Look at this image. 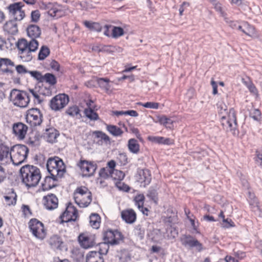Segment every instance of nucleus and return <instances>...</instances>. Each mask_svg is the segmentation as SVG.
<instances>
[{"label":"nucleus","mask_w":262,"mask_h":262,"mask_svg":"<svg viewBox=\"0 0 262 262\" xmlns=\"http://www.w3.org/2000/svg\"><path fill=\"white\" fill-rule=\"evenodd\" d=\"M28 36L31 38L30 41L26 39H18L16 47L19 57L25 62L30 61L33 58L32 53L38 49L39 43L36 39L41 35L40 28L36 25H30L27 29Z\"/></svg>","instance_id":"obj_1"},{"label":"nucleus","mask_w":262,"mask_h":262,"mask_svg":"<svg viewBox=\"0 0 262 262\" xmlns=\"http://www.w3.org/2000/svg\"><path fill=\"white\" fill-rule=\"evenodd\" d=\"M219 113L221 116V122L223 128L227 132H230L233 135L237 136L239 132L236 113L234 108H231L228 112L225 104L222 103L219 105Z\"/></svg>","instance_id":"obj_2"},{"label":"nucleus","mask_w":262,"mask_h":262,"mask_svg":"<svg viewBox=\"0 0 262 262\" xmlns=\"http://www.w3.org/2000/svg\"><path fill=\"white\" fill-rule=\"evenodd\" d=\"M22 182L28 187L36 186L41 179L38 168L33 165H26L20 169Z\"/></svg>","instance_id":"obj_3"},{"label":"nucleus","mask_w":262,"mask_h":262,"mask_svg":"<svg viewBox=\"0 0 262 262\" xmlns=\"http://www.w3.org/2000/svg\"><path fill=\"white\" fill-rule=\"evenodd\" d=\"M47 167L54 180L62 178L66 171L63 162L58 157L50 158L47 161Z\"/></svg>","instance_id":"obj_4"},{"label":"nucleus","mask_w":262,"mask_h":262,"mask_svg":"<svg viewBox=\"0 0 262 262\" xmlns=\"http://www.w3.org/2000/svg\"><path fill=\"white\" fill-rule=\"evenodd\" d=\"M9 99L14 105L19 107H26L30 101V97L27 92L16 89L11 91Z\"/></svg>","instance_id":"obj_5"},{"label":"nucleus","mask_w":262,"mask_h":262,"mask_svg":"<svg viewBox=\"0 0 262 262\" xmlns=\"http://www.w3.org/2000/svg\"><path fill=\"white\" fill-rule=\"evenodd\" d=\"M11 161L15 165H19L26 160L28 153V148L24 145L17 144L11 148Z\"/></svg>","instance_id":"obj_6"},{"label":"nucleus","mask_w":262,"mask_h":262,"mask_svg":"<svg viewBox=\"0 0 262 262\" xmlns=\"http://www.w3.org/2000/svg\"><path fill=\"white\" fill-rule=\"evenodd\" d=\"M40 7L48 10L49 15L55 18L62 17L66 13V7L57 3L43 2Z\"/></svg>","instance_id":"obj_7"},{"label":"nucleus","mask_w":262,"mask_h":262,"mask_svg":"<svg viewBox=\"0 0 262 262\" xmlns=\"http://www.w3.org/2000/svg\"><path fill=\"white\" fill-rule=\"evenodd\" d=\"M122 234L117 230L108 229L103 233V239L111 245H119L123 240Z\"/></svg>","instance_id":"obj_8"},{"label":"nucleus","mask_w":262,"mask_h":262,"mask_svg":"<svg viewBox=\"0 0 262 262\" xmlns=\"http://www.w3.org/2000/svg\"><path fill=\"white\" fill-rule=\"evenodd\" d=\"M29 228L33 235L36 238L43 239L46 235L43 224L36 219L29 222Z\"/></svg>","instance_id":"obj_9"},{"label":"nucleus","mask_w":262,"mask_h":262,"mask_svg":"<svg viewBox=\"0 0 262 262\" xmlns=\"http://www.w3.org/2000/svg\"><path fill=\"white\" fill-rule=\"evenodd\" d=\"M42 115L40 110L36 108H32L27 111L26 115L27 122L31 126L40 125L42 121Z\"/></svg>","instance_id":"obj_10"},{"label":"nucleus","mask_w":262,"mask_h":262,"mask_svg":"<svg viewBox=\"0 0 262 262\" xmlns=\"http://www.w3.org/2000/svg\"><path fill=\"white\" fill-rule=\"evenodd\" d=\"M69 101V97L65 94L54 96L50 101V106L52 110L57 111L64 107Z\"/></svg>","instance_id":"obj_11"},{"label":"nucleus","mask_w":262,"mask_h":262,"mask_svg":"<svg viewBox=\"0 0 262 262\" xmlns=\"http://www.w3.org/2000/svg\"><path fill=\"white\" fill-rule=\"evenodd\" d=\"M77 210L71 204L67 207L66 210L60 216L61 223L75 222L77 217Z\"/></svg>","instance_id":"obj_12"},{"label":"nucleus","mask_w":262,"mask_h":262,"mask_svg":"<svg viewBox=\"0 0 262 262\" xmlns=\"http://www.w3.org/2000/svg\"><path fill=\"white\" fill-rule=\"evenodd\" d=\"M78 166L80 168L83 176L86 177L93 176L97 168L96 164L86 160H80Z\"/></svg>","instance_id":"obj_13"},{"label":"nucleus","mask_w":262,"mask_h":262,"mask_svg":"<svg viewBox=\"0 0 262 262\" xmlns=\"http://www.w3.org/2000/svg\"><path fill=\"white\" fill-rule=\"evenodd\" d=\"M136 179L141 184V186L145 187L151 182L150 171L147 169H138Z\"/></svg>","instance_id":"obj_14"},{"label":"nucleus","mask_w":262,"mask_h":262,"mask_svg":"<svg viewBox=\"0 0 262 262\" xmlns=\"http://www.w3.org/2000/svg\"><path fill=\"white\" fill-rule=\"evenodd\" d=\"M180 241L182 244L185 247H195L198 251H201L203 249L202 244L190 235H183L180 238Z\"/></svg>","instance_id":"obj_15"},{"label":"nucleus","mask_w":262,"mask_h":262,"mask_svg":"<svg viewBox=\"0 0 262 262\" xmlns=\"http://www.w3.org/2000/svg\"><path fill=\"white\" fill-rule=\"evenodd\" d=\"M125 174L121 170L117 169H112L111 178L115 181L116 186L120 190L128 191L129 188L127 185L121 182L124 179Z\"/></svg>","instance_id":"obj_16"},{"label":"nucleus","mask_w":262,"mask_h":262,"mask_svg":"<svg viewBox=\"0 0 262 262\" xmlns=\"http://www.w3.org/2000/svg\"><path fill=\"white\" fill-rule=\"evenodd\" d=\"M95 239L94 235L86 233H81L78 236L79 244L84 249H88L94 246L96 244Z\"/></svg>","instance_id":"obj_17"},{"label":"nucleus","mask_w":262,"mask_h":262,"mask_svg":"<svg viewBox=\"0 0 262 262\" xmlns=\"http://www.w3.org/2000/svg\"><path fill=\"white\" fill-rule=\"evenodd\" d=\"M82 196H86V201L83 203H81L83 205H89L92 201V193L88 189L85 187L77 188L74 193L75 200H82Z\"/></svg>","instance_id":"obj_18"},{"label":"nucleus","mask_w":262,"mask_h":262,"mask_svg":"<svg viewBox=\"0 0 262 262\" xmlns=\"http://www.w3.org/2000/svg\"><path fill=\"white\" fill-rule=\"evenodd\" d=\"M43 204L47 209L53 210L58 207V200L55 194L50 193L43 196Z\"/></svg>","instance_id":"obj_19"},{"label":"nucleus","mask_w":262,"mask_h":262,"mask_svg":"<svg viewBox=\"0 0 262 262\" xmlns=\"http://www.w3.org/2000/svg\"><path fill=\"white\" fill-rule=\"evenodd\" d=\"M28 130V126L21 122L14 123L13 126V132L15 135L19 139H24Z\"/></svg>","instance_id":"obj_20"},{"label":"nucleus","mask_w":262,"mask_h":262,"mask_svg":"<svg viewBox=\"0 0 262 262\" xmlns=\"http://www.w3.org/2000/svg\"><path fill=\"white\" fill-rule=\"evenodd\" d=\"M48 242L51 248L54 250H61L64 246V242L61 237L57 234L51 236Z\"/></svg>","instance_id":"obj_21"},{"label":"nucleus","mask_w":262,"mask_h":262,"mask_svg":"<svg viewBox=\"0 0 262 262\" xmlns=\"http://www.w3.org/2000/svg\"><path fill=\"white\" fill-rule=\"evenodd\" d=\"M121 217L127 224H132L136 220V214L133 209H127L121 212Z\"/></svg>","instance_id":"obj_22"},{"label":"nucleus","mask_w":262,"mask_h":262,"mask_svg":"<svg viewBox=\"0 0 262 262\" xmlns=\"http://www.w3.org/2000/svg\"><path fill=\"white\" fill-rule=\"evenodd\" d=\"M11 151L9 147L3 144L0 145V161L7 163L11 161Z\"/></svg>","instance_id":"obj_23"},{"label":"nucleus","mask_w":262,"mask_h":262,"mask_svg":"<svg viewBox=\"0 0 262 262\" xmlns=\"http://www.w3.org/2000/svg\"><path fill=\"white\" fill-rule=\"evenodd\" d=\"M58 131L53 127L47 128L43 133V137L48 142L53 143L58 136Z\"/></svg>","instance_id":"obj_24"},{"label":"nucleus","mask_w":262,"mask_h":262,"mask_svg":"<svg viewBox=\"0 0 262 262\" xmlns=\"http://www.w3.org/2000/svg\"><path fill=\"white\" fill-rule=\"evenodd\" d=\"M86 262H104V259L99 252L90 251L86 255Z\"/></svg>","instance_id":"obj_25"},{"label":"nucleus","mask_w":262,"mask_h":262,"mask_svg":"<svg viewBox=\"0 0 262 262\" xmlns=\"http://www.w3.org/2000/svg\"><path fill=\"white\" fill-rule=\"evenodd\" d=\"M15 20H10L6 23L4 26L5 31L11 34H15L18 32L17 24Z\"/></svg>","instance_id":"obj_26"},{"label":"nucleus","mask_w":262,"mask_h":262,"mask_svg":"<svg viewBox=\"0 0 262 262\" xmlns=\"http://www.w3.org/2000/svg\"><path fill=\"white\" fill-rule=\"evenodd\" d=\"M57 180H54L52 176H47L44 180L43 183L41 184L42 189L43 191L48 190L54 187V182Z\"/></svg>","instance_id":"obj_27"},{"label":"nucleus","mask_w":262,"mask_h":262,"mask_svg":"<svg viewBox=\"0 0 262 262\" xmlns=\"http://www.w3.org/2000/svg\"><path fill=\"white\" fill-rule=\"evenodd\" d=\"M101 218L97 213H92L90 216V224L94 229L100 226Z\"/></svg>","instance_id":"obj_28"},{"label":"nucleus","mask_w":262,"mask_h":262,"mask_svg":"<svg viewBox=\"0 0 262 262\" xmlns=\"http://www.w3.org/2000/svg\"><path fill=\"white\" fill-rule=\"evenodd\" d=\"M84 26L91 31L100 32L102 30V27L100 24L96 22H92L85 20L83 22Z\"/></svg>","instance_id":"obj_29"},{"label":"nucleus","mask_w":262,"mask_h":262,"mask_svg":"<svg viewBox=\"0 0 262 262\" xmlns=\"http://www.w3.org/2000/svg\"><path fill=\"white\" fill-rule=\"evenodd\" d=\"M128 147L129 151L134 154H137L140 149L138 141L135 139H130L128 140Z\"/></svg>","instance_id":"obj_30"},{"label":"nucleus","mask_w":262,"mask_h":262,"mask_svg":"<svg viewBox=\"0 0 262 262\" xmlns=\"http://www.w3.org/2000/svg\"><path fill=\"white\" fill-rule=\"evenodd\" d=\"M41 82H46L50 85H54L57 83V79L53 74L47 73L43 75Z\"/></svg>","instance_id":"obj_31"},{"label":"nucleus","mask_w":262,"mask_h":262,"mask_svg":"<svg viewBox=\"0 0 262 262\" xmlns=\"http://www.w3.org/2000/svg\"><path fill=\"white\" fill-rule=\"evenodd\" d=\"M24 6V5L21 2H17L10 4L7 7L9 15L11 16L15 14V13L21 9Z\"/></svg>","instance_id":"obj_32"},{"label":"nucleus","mask_w":262,"mask_h":262,"mask_svg":"<svg viewBox=\"0 0 262 262\" xmlns=\"http://www.w3.org/2000/svg\"><path fill=\"white\" fill-rule=\"evenodd\" d=\"M107 130L114 136H120L123 131L118 127L114 125H108L106 126Z\"/></svg>","instance_id":"obj_33"},{"label":"nucleus","mask_w":262,"mask_h":262,"mask_svg":"<svg viewBox=\"0 0 262 262\" xmlns=\"http://www.w3.org/2000/svg\"><path fill=\"white\" fill-rule=\"evenodd\" d=\"M158 194L157 190L154 187H151L148 190L146 196L156 204H157L158 202Z\"/></svg>","instance_id":"obj_34"},{"label":"nucleus","mask_w":262,"mask_h":262,"mask_svg":"<svg viewBox=\"0 0 262 262\" xmlns=\"http://www.w3.org/2000/svg\"><path fill=\"white\" fill-rule=\"evenodd\" d=\"M93 135H94L96 138L100 139V141H103L105 144H107L110 142V137L102 131H94L93 133Z\"/></svg>","instance_id":"obj_35"},{"label":"nucleus","mask_w":262,"mask_h":262,"mask_svg":"<svg viewBox=\"0 0 262 262\" xmlns=\"http://www.w3.org/2000/svg\"><path fill=\"white\" fill-rule=\"evenodd\" d=\"M243 27L244 28L242 30V32L247 35L251 36L255 34L254 27L247 22H243Z\"/></svg>","instance_id":"obj_36"},{"label":"nucleus","mask_w":262,"mask_h":262,"mask_svg":"<svg viewBox=\"0 0 262 262\" xmlns=\"http://www.w3.org/2000/svg\"><path fill=\"white\" fill-rule=\"evenodd\" d=\"M50 51L49 48L46 46L41 47L38 55V59L39 60H44L50 54Z\"/></svg>","instance_id":"obj_37"},{"label":"nucleus","mask_w":262,"mask_h":262,"mask_svg":"<svg viewBox=\"0 0 262 262\" xmlns=\"http://www.w3.org/2000/svg\"><path fill=\"white\" fill-rule=\"evenodd\" d=\"M84 114L86 117L91 120H97L99 119V116L97 113L91 108H85L84 111Z\"/></svg>","instance_id":"obj_38"},{"label":"nucleus","mask_w":262,"mask_h":262,"mask_svg":"<svg viewBox=\"0 0 262 262\" xmlns=\"http://www.w3.org/2000/svg\"><path fill=\"white\" fill-rule=\"evenodd\" d=\"M157 120L155 121L156 123H159L160 124L167 126L169 125L172 124L173 121L169 118H167L164 115L159 116L157 117Z\"/></svg>","instance_id":"obj_39"},{"label":"nucleus","mask_w":262,"mask_h":262,"mask_svg":"<svg viewBox=\"0 0 262 262\" xmlns=\"http://www.w3.org/2000/svg\"><path fill=\"white\" fill-rule=\"evenodd\" d=\"M17 195L13 189H11L9 195L4 196L6 202L8 205H13L16 203Z\"/></svg>","instance_id":"obj_40"},{"label":"nucleus","mask_w":262,"mask_h":262,"mask_svg":"<svg viewBox=\"0 0 262 262\" xmlns=\"http://www.w3.org/2000/svg\"><path fill=\"white\" fill-rule=\"evenodd\" d=\"M66 113L72 117H77L79 118L81 117L80 114V110L77 106L74 105L69 107L66 111Z\"/></svg>","instance_id":"obj_41"},{"label":"nucleus","mask_w":262,"mask_h":262,"mask_svg":"<svg viewBox=\"0 0 262 262\" xmlns=\"http://www.w3.org/2000/svg\"><path fill=\"white\" fill-rule=\"evenodd\" d=\"M124 30L120 27H113L111 36L114 38H118L124 34Z\"/></svg>","instance_id":"obj_42"},{"label":"nucleus","mask_w":262,"mask_h":262,"mask_svg":"<svg viewBox=\"0 0 262 262\" xmlns=\"http://www.w3.org/2000/svg\"><path fill=\"white\" fill-rule=\"evenodd\" d=\"M112 169L107 168V167H103L100 169L99 174L100 177L106 179L111 177Z\"/></svg>","instance_id":"obj_43"},{"label":"nucleus","mask_w":262,"mask_h":262,"mask_svg":"<svg viewBox=\"0 0 262 262\" xmlns=\"http://www.w3.org/2000/svg\"><path fill=\"white\" fill-rule=\"evenodd\" d=\"M144 200L145 196L143 194H138L134 198L135 205L138 208H141L142 206H143Z\"/></svg>","instance_id":"obj_44"},{"label":"nucleus","mask_w":262,"mask_h":262,"mask_svg":"<svg viewBox=\"0 0 262 262\" xmlns=\"http://www.w3.org/2000/svg\"><path fill=\"white\" fill-rule=\"evenodd\" d=\"M109 245L110 244L105 241L99 245V251L98 252L101 254V256L107 254L109 249Z\"/></svg>","instance_id":"obj_45"},{"label":"nucleus","mask_w":262,"mask_h":262,"mask_svg":"<svg viewBox=\"0 0 262 262\" xmlns=\"http://www.w3.org/2000/svg\"><path fill=\"white\" fill-rule=\"evenodd\" d=\"M135 234L138 236L140 239H143L145 234V229L140 225H138L135 229Z\"/></svg>","instance_id":"obj_46"},{"label":"nucleus","mask_w":262,"mask_h":262,"mask_svg":"<svg viewBox=\"0 0 262 262\" xmlns=\"http://www.w3.org/2000/svg\"><path fill=\"white\" fill-rule=\"evenodd\" d=\"M110 80L107 78H99L97 80V82L99 86L103 89H108L109 88Z\"/></svg>","instance_id":"obj_47"},{"label":"nucleus","mask_w":262,"mask_h":262,"mask_svg":"<svg viewBox=\"0 0 262 262\" xmlns=\"http://www.w3.org/2000/svg\"><path fill=\"white\" fill-rule=\"evenodd\" d=\"M250 116L254 120L259 121L261 118V112L258 109H253L250 112Z\"/></svg>","instance_id":"obj_48"},{"label":"nucleus","mask_w":262,"mask_h":262,"mask_svg":"<svg viewBox=\"0 0 262 262\" xmlns=\"http://www.w3.org/2000/svg\"><path fill=\"white\" fill-rule=\"evenodd\" d=\"M0 63L2 64V67L6 66V68H8L9 66L14 67L15 66L14 62L11 60L7 58H1Z\"/></svg>","instance_id":"obj_49"},{"label":"nucleus","mask_w":262,"mask_h":262,"mask_svg":"<svg viewBox=\"0 0 262 262\" xmlns=\"http://www.w3.org/2000/svg\"><path fill=\"white\" fill-rule=\"evenodd\" d=\"M25 16V12L21 9L16 11L15 13V14H13L12 16H11V17H13L14 20L18 21L22 20Z\"/></svg>","instance_id":"obj_50"},{"label":"nucleus","mask_w":262,"mask_h":262,"mask_svg":"<svg viewBox=\"0 0 262 262\" xmlns=\"http://www.w3.org/2000/svg\"><path fill=\"white\" fill-rule=\"evenodd\" d=\"M138 104L142 105L146 108H150L154 109H157L159 105V104L158 103L154 102H147L144 103L139 102Z\"/></svg>","instance_id":"obj_51"},{"label":"nucleus","mask_w":262,"mask_h":262,"mask_svg":"<svg viewBox=\"0 0 262 262\" xmlns=\"http://www.w3.org/2000/svg\"><path fill=\"white\" fill-rule=\"evenodd\" d=\"M167 233L168 239H173L176 238L178 234V230L175 228L172 227H170L167 229Z\"/></svg>","instance_id":"obj_52"},{"label":"nucleus","mask_w":262,"mask_h":262,"mask_svg":"<svg viewBox=\"0 0 262 262\" xmlns=\"http://www.w3.org/2000/svg\"><path fill=\"white\" fill-rule=\"evenodd\" d=\"M28 73H29L31 76L37 80L39 82H41V80L42 79L43 75H41L40 72L37 71H29Z\"/></svg>","instance_id":"obj_53"},{"label":"nucleus","mask_w":262,"mask_h":262,"mask_svg":"<svg viewBox=\"0 0 262 262\" xmlns=\"http://www.w3.org/2000/svg\"><path fill=\"white\" fill-rule=\"evenodd\" d=\"M213 5L215 10L220 13L221 15L225 18L226 16V13L223 11L221 3L217 2Z\"/></svg>","instance_id":"obj_54"},{"label":"nucleus","mask_w":262,"mask_h":262,"mask_svg":"<svg viewBox=\"0 0 262 262\" xmlns=\"http://www.w3.org/2000/svg\"><path fill=\"white\" fill-rule=\"evenodd\" d=\"M40 16V14L38 10L32 11L31 15V21L35 23L37 22L39 19Z\"/></svg>","instance_id":"obj_55"},{"label":"nucleus","mask_w":262,"mask_h":262,"mask_svg":"<svg viewBox=\"0 0 262 262\" xmlns=\"http://www.w3.org/2000/svg\"><path fill=\"white\" fill-rule=\"evenodd\" d=\"M148 140L150 141L158 143V144H162V141L163 140V137H159V136H149L148 137Z\"/></svg>","instance_id":"obj_56"},{"label":"nucleus","mask_w":262,"mask_h":262,"mask_svg":"<svg viewBox=\"0 0 262 262\" xmlns=\"http://www.w3.org/2000/svg\"><path fill=\"white\" fill-rule=\"evenodd\" d=\"M225 20L229 25V26L233 29H236L237 25L239 24V23L237 21H233L229 20L228 18L225 17Z\"/></svg>","instance_id":"obj_57"},{"label":"nucleus","mask_w":262,"mask_h":262,"mask_svg":"<svg viewBox=\"0 0 262 262\" xmlns=\"http://www.w3.org/2000/svg\"><path fill=\"white\" fill-rule=\"evenodd\" d=\"M16 70L18 74H25L28 73V71L25 66L19 64L16 67Z\"/></svg>","instance_id":"obj_58"},{"label":"nucleus","mask_w":262,"mask_h":262,"mask_svg":"<svg viewBox=\"0 0 262 262\" xmlns=\"http://www.w3.org/2000/svg\"><path fill=\"white\" fill-rule=\"evenodd\" d=\"M6 178L5 169L0 165V184L4 181Z\"/></svg>","instance_id":"obj_59"},{"label":"nucleus","mask_w":262,"mask_h":262,"mask_svg":"<svg viewBox=\"0 0 262 262\" xmlns=\"http://www.w3.org/2000/svg\"><path fill=\"white\" fill-rule=\"evenodd\" d=\"M113 26L112 25H105L104 26V28H103L104 29V32H103L104 35L107 37L111 36L112 33H111V32L110 31V28L113 29Z\"/></svg>","instance_id":"obj_60"},{"label":"nucleus","mask_w":262,"mask_h":262,"mask_svg":"<svg viewBox=\"0 0 262 262\" xmlns=\"http://www.w3.org/2000/svg\"><path fill=\"white\" fill-rule=\"evenodd\" d=\"M50 67L52 69L55 71H59V70L60 65L57 61L54 60H52L50 63Z\"/></svg>","instance_id":"obj_61"},{"label":"nucleus","mask_w":262,"mask_h":262,"mask_svg":"<svg viewBox=\"0 0 262 262\" xmlns=\"http://www.w3.org/2000/svg\"><path fill=\"white\" fill-rule=\"evenodd\" d=\"M29 92L32 94V95L34 97L35 99H36L39 103H40L41 101L40 99V96L38 94L37 92L34 90L33 89H29Z\"/></svg>","instance_id":"obj_62"},{"label":"nucleus","mask_w":262,"mask_h":262,"mask_svg":"<svg viewBox=\"0 0 262 262\" xmlns=\"http://www.w3.org/2000/svg\"><path fill=\"white\" fill-rule=\"evenodd\" d=\"M88 198L86 196H82V200H78L76 199L75 200V202L80 207H88L89 205H83L82 204H81V203H83L84 202H85L86 201V199Z\"/></svg>","instance_id":"obj_63"},{"label":"nucleus","mask_w":262,"mask_h":262,"mask_svg":"<svg viewBox=\"0 0 262 262\" xmlns=\"http://www.w3.org/2000/svg\"><path fill=\"white\" fill-rule=\"evenodd\" d=\"M111 46H104L99 49V52L111 53L112 52L111 49Z\"/></svg>","instance_id":"obj_64"}]
</instances>
